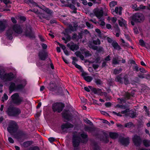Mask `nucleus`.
Here are the masks:
<instances>
[{
  "instance_id": "f257e3e1",
  "label": "nucleus",
  "mask_w": 150,
  "mask_h": 150,
  "mask_svg": "<svg viewBox=\"0 0 150 150\" xmlns=\"http://www.w3.org/2000/svg\"><path fill=\"white\" fill-rule=\"evenodd\" d=\"M26 84V81L25 80H21L19 79H16L13 82L10 83L9 86V90L10 93L13 91L23 88Z\"/></svg>"
},
{
  "instance_id": "f03ea898",
  "label": "nucleus",
  "mask_w": 150,
  "mask_h": 150,
  "mask_svg": "<svg viewBox=\"0 0 150 150\" xmlns=\"http://www.w3.org/2000/svg\"><path fill=\"white\" fill-rule=\"evenodd\" d=\"M22 30L20 27L17 25L13 26L12 28H9L7 31V35L10 39L12 38V35L13 34H21Z\"/></svg>"
},
{
  "instance_id": "7ed1b4c3",
  "label": "nucleus",
  "mask_w": 150,
  "mask_h": 150,
  "mask_svg": "<svg viewBox=\"0 0 150 150\" xmlns=\"http://www.w3.org/2000/svg\"><path fill=\"white\" fill-rule=\"evenodd\" d=\"M14 77L15 76L12 73H5L3 70H0V79L4 82L11 81Z\"/></svg>"
},
{
  "instance_id": "20e7f679",
  "label": "nucleus",
  "mask_w": 150,
  "mask_h": 150,
  "mask_svg": "<svg viewBox=\"0 0 150 150\" xmlns=\"http://www.w3.org/2000/svg\"><path fill=\"white\" fill-rule=\"evenodd\" d=\"M97 18L100 19L98 22H97L96 21H94L92 20H90L95 24L97 23H99L100 25L102 27H103L105 25V23L103 21L104 19L102 17L103 15V11L102 9H98L96 10L94 12Z\"/></svg>"
},
{
  "instance_id": "39448f33",
  "label": "nucleus",
  "mask_w": 150,
  "mask_h": 150,
  "mask_svg": "<svg viewBox=\"0 0 150 150\" xmlns=\"http://www.w3.org/2000/svg\"><path fill=\"white\" fill-rule=\"evenodd\" d=\"M7 112L9 115L14 117H17L21 112L19 109L13 108H9Z\"/></svg>"
},
{
  "instance_id": "423d86ee",
  "label": "nucleus",
  "mask_w": 150,
  "mask_h": 150,
  "mask_svg": "<svg viewBox=\"0 0 150 150\" xmlns=\"http://www.w3.org/2000/svg\"><path fill=\"white\" fill-rule=\"evenodd\" d=\"M17 128L16 123L14 121H11L7 128V130L9 133L12 134L15 132Z\"/></svg>"
},
{
  "instance_id": "0eeeda50",
  "label": "nucleus",
  "mask_w": 150,
  "mask_h": 150,
  "mask_svg": "<svg viewBox=\"0 0 150 150\" xmlns=\"http://www.w3.org/2000/svg\"><path fill=\"white\" fill-rule=\"evenodd\" d=\"M132 20L136 22H140L143 21L144 19V17L143 15L141 13H137L133 15L132 18Z\"/></svg>"
},
{
  "instance_id": "6e6552de",
  "label": "nucleus",
  "mask_w": 150,
  "mask_h": 150,
  "mask_svg": "<svg viewBox=\"0 0 150 150\" xmlns=\"http://www.w3.org/2000/svg\"><path fill=\"white\" fill-rule=\"evenodd\" d=\"M13 102L17 105L19 104L22 101V98L19 97L17 93L13 94L11 96Z\"/></svg>"
},
{
  "instance_id": "1a4fd4ad",
  "label": "nucleus",
  "mask_w": 150,
  "mask_h": 150,
  "mask_svg": "<svg viewBox=\"0 0 150 150\" xmlns=\"http://www.w3.org/2000/svg\"><path fill=\"white\" fill-rule=\"evenodd\" d=\"M63 105L59 103H57L54 104L52 106V108L54 111H57L58 112H61L63 108Z\"/></svg>"
},
{
  "instance_id": "9d476101",
  "label": "nucleus",
  "mask_w": 150,
  "mask_h": 150,
  "mask_svg": "<svg viewBox=\"0 0 150 150\" xmlns=\"http://www.w3.org/2000/svg\"><path fill=\"white\" fill-rule=\"evenodd\" d=\"M79 142V137L75 136L73 137V146L75 148L77 147L78 146Z\"/></svg>"
},
{
  "instance_id": "9b49d317",
  "label": "nucleus",
  "mask_w": 150,
  "mask_h": 150,
  "mask_svg": "<svg viewBox=\"0 0 150 150\" xmlns=\"http://www.w3.org/2000/svg\"><path fill=\"white\" fill-rule=\"evenodd\" d=\"M67 46L72 51L77 50L79 48V46L74 43L70 42L67 44Z\"/></svg>"
},
{
  "instance_id": "f8f14e48",
  "label": "nucleus",
  "mask_w": 150,
  "mask_h": 150,
  "mask_svg": "<svg viewBox=\"0 0 150 150\" xmlns=\"http://www.w3.org/2000/svg\"><path fill=\"white\" fill-rule=\"evenodd\" d=\"M82 75L85 80L88 82H91L93 79V78L92 77L87 76L85 73H83Z\"/></svg>"
},
{
  "instance_id": "ddd939ff",
  "label": "nucleus",
  "mask_w": 150,
  "mask_h": 150,
  "mask_svg": "<svg viewBox=\"0 0 150 150\" xmlns=\"http://www.w3.org/2000/svg\"><path fill=\"white\" fill-rule=\"evenodd\" d=\"M73 127V125L69 123H67L65 124L62 125L61 126V128L62 130L65 131L67 129L69 128Z\"/></svg>"
},
{
  "instance_id": "4468645a",
  "label": "nucleus",
  "mask_w": 150,
  "mask_h": 150,
  "mask_svg": "<svg viewBox=\"0 0 150 150\" xmlns=\"http://www.w3.org/2000/svg\"><path fill=\"white\" fill-rule=\"evenodd\" d=\"M122 10V8L121 7H120L119 8L116 7L115 9V10H113L112 11V12L114 15L115 14H117L118 13L119 15H121Z\"/></svg>"
},
{
  "instance_id": "2eb2a0df",
  "label": "nucleus",
  "mask_w": 150,
  "mask_h": 150,
  "mask_svg": "<svg viewBox=\"0 0 150 150\" xmlns=\"http://www.w3.org/2000/svg\"><path fill=\"white\" fill-rule=\"evenodd\" d=\"M133 141L135 144H137L140 143L141 140L139 137L136 135H135L133 138Z\"/></svg>"
},
{
  "instance_id": "dca6fc26",
  "label": "nucleus",
  "mask_w": 150,
  "mask_h": 150,
  "mask_svg": "<svg viewBox=\"0 0 150 150\" xmlns=\"http://www.w3.org/2000/svg\"><path fill=\"white\" fill-rule=\"evenodd\" d=\"M6 23L5 21H0V31H3L5 29Z\"/></svg>"
},
{
  "instance_id": "f3484780",
  "label": "nucleus",
  "mask_w": 150,
  "mask_h": 150,
  "mask_svg": "<svg viewBox=\"0 0 150 150\" xmlns=\"http://www.w3.org/2000/svg\"><path fill=\"white\" fill-rule=\"evenodd\" d=\"M39 56L40 59L41 60H45L47 57V54H44L43 52H40L39 54Z\"/></svg>"
},
{
  "instance_id": "a211bd4d",
  "label": "nucleus",
  "mask_w": 150,
  "mask_h": 150,
  "mask_svg": "<svg viewBox=\"0 0 150 150\" xmlns=\"http://www.w3.org/2000/svg\"><path fill=\"white\" fill-rule=\"evenodd\" d=\"M112 45L115 49L118 50L120 49V46L118 45L116 42H113L112 43Z\"/></svg>"
},
{
  "instance_id": "6ab92c4d",
  "label": "nucleus",
  "mask_w": 150,
  "mask_h": 150,
  "mask_svg": "<svg viewBox=\"0 0 150 150\" xmlns=\"http://www.w3.org/2000/svg\"><path fill=\"white\" fill-rule=\"evenodd\" d=\"M119 25L121 26L125 25L126 23L125 21L122 18H120V19L118 20Z\"/></svg>"
},
{
  "instance_id": "aec40b11",
  "label": "nucleus",
  "mask_w": 150,
  "mask_h": 150,
  "mask_svg": "<svg viewBox=\"0 0 150 150\" xmlns=\"http://www.w3.org/2000/svg\"><path fill=\"white\" fill-rule=\"evenodd\" d=\"M110 137L112 139H115L118 136V134L115 133L111 132L110 133Z\"/></svg>"
},
{
  "instance_id": "412c9836",
  "label": "nucleus",
  "mask_w": 150,
  "mask_h": 150,
  "mask_svg": "<svg viewBox=\"0 0 150 150\" xmlns=\"http://www.w3.org/2000/svg\"><path fill=\"white\" fill-rule=\"evenodd\" d=\"M75 54L76 56L80 57L83 60V59L84 57L83 56L81 55V53L80 52H75Z\"/></svg>"
},
{
  "instance_id": "4be33fe9",
  "label": "nucleus",
  "mask_w": 150,
  "mask_h": 150,
  "mask_svg": "<svg viewBox=\"0 0 150 150\" xmlns=\"http://www.w3.org/2000/svg\"><path fill=\"white\" fill-rule=\"evenodd\" d=\"M117 3L115 1H111L110 3V6L111 8L115 6L116 5H117Z\"/></svg>"
},
{
  "instance_id": "5701e85b",
  "label": "nucleus",
  "mask_w": 150,
  "mask_h": 150,
  "mask_svg": "<svg viewBox=\"0 0 150 150\" xmlns=\"http://www.w3.org/2000/svg\"><path fill=\"white\" fill-rule=\"evenodd\" d=\"M143 143L144 146H149L150 145L149 141L147 140H144L143 141Z\"/></svg>"
},
{
  "instance_id": "b1692460",
  "label": "nucleus",
  "mask_w": 150,
  "mask_h": 150,
  "mask_svg": "<svg viewBox=\"0 0 150 150\" xmlns=\"http://www.w3.org/2000/svg\"><path fill=\"white\" fill-rule=\"evenodd\" d=\"M72 64H73L74 65L75 67L77 68H78L79 69H81V67L79 65L76 64L75 63V61H72Z\"/></svg>"
},
{
  "instance_id": "393cba45",
  "label": "nucleus",
  "mask_w": 150,
  "mask_h": 150,
  "mask_svg": "<svg viewBox=\"0 0 150 150\" xmlns=\"http://www.w3.org/2000/svg\"><path fill=\"white\" fill-rule=\"evenodd\" d=\"M8 99V96L6 94H4L3 97H2V101L4 102L5 100H7Z\"/></svg>"
},
{
  "instance_id": "a878e982",
  "label": "nucleus",
  "mask_w": 150,
  "mask_h": 150,
  "mask_svg": "<svg viewBox=\"0 0 150 150\" xmlns=\"http://www.w3.org/2000/svg\"><path fill=\"white\" fill-rule=\"evenodd\" d=\"M117 59H117L116 58H113L112 61V63L114 64H116L118 63L119 60H117Z\"/></svg>"
},
{
  "instance_id": "bb28decb",
  "label": "nucleus",
  "mask_w": 150,
  "mask_h": 150,
  "mask_svg": "<svg viewBox=\"0 0 150 150\" xmlns=\"http://www.w3.org/2000/svg\"><path fill=\"white\" fill-rule=\"evenodd\" d=\"M132 125H133L132 123L129 122L126 124L125 125V127L129 128L131 127Z\"/></svg>"
},
{
  "instance_id": "cd10ccee",
  "label": "nucleus",
  "mask_w": 150,
  "mask_h": 150,
  "mask_svg": "<svg viewBox=\"0 0 150 150\" xmlns=\"http://www.w3.org/2000/svg\"><path fill=\"white\" fill-rule=\"evenodd\" d=\"M44 11L48 14H51L52 12L51 11L47 8H45L44 9Z\"/></svg>"
},
{
  "instance_id": "c85d7f7f",
  "label": "nucleus",
  "mask_w": 150,
  "mask_h": 150,
  "mask_svg": "<svg viewBox=\"0 0 150 150\" xmlns=\"http://www.w3.org/2000/svg\"><path fill=\"white\" fill-rule=\"evenodd\" d=\"M80 135L82 138L85 139V140L86 139V138L87 137V135L86 134L83 133H82L80 134Z\"/></svg>"
},
{
  "instance_id": "c756f323",
  "label": "nucleus",
  "mask_w": 150,
  "mask_h": 150,
  "mask_svg": "<svg viewBox=\"0 0 150 150\" xmlns=\"http://www.w3.org/2000/svg\"><path fill=\"white\" fill-rule=\"evenodd\" d=\"M85 55L86 57H88L89 56L91 55V54L89 53V51H86L84 52Z\"/></svg>"
},
{
  "instance_id": "7c9ffc66",
  "label": "nucleus",
  "mask_w": 150,
  "mask_h": 150,
  "mask_svg": "<svg viewBox=\"0 0 150 150\" xmlns=\"http://www.w3.org/2000/svg\"><path fill=\"white\" fill-rule=\"evenodd\" d=\"M59 46L61 47V48H62V49L64 51V50H66V47L64 45H63L60 43H58Z\"/></svg>"
},
{
  "instance_id": "2f4dec72",
  "label": "nucleus",
  "mask_w": 150,
  "mask_h": 150,
  "mask_svg": "<svg viewBox=\"0 0 150 150\" xmlns=\"http://www.w3.org/2000/svg\"><path fill=\"white\" fill-rule=\"evenodd\" d=\"M93 42V43L96 45H99L100 44V41L98 39H97L96 40H94Z\"/></svg>"
},
{
  "instance_id": "473e14b6",
  "label": "nucleus",
  "mask_w": 150,
  "mask_h": 150,
  "mask_svg": "<svg viewBox=\"0 0 150 150\" xmlns=\"http://www.w3.org/2000/svg\"><path fill=\"white\" fill-rule=\"evenodd\" d=\"M87 26L89 28H93V26L91 24L89 23L86 22V23Z\"/></svg>"
},
{
  "instance_id": "72a5a7b5",
  "label": "nucleus",
  "mask_w": 150,
  "mask_h": 150,
  "mask_svg": "<svg viewBox=\"0 0 150 150\" xmlns=\"http://www.w3.org/2000/svg\"><path fill=\"white\" fill-rule=\"evenodd\" d=\"M139 44L140 45L144 46V41L141 40L139 41Z\"/></svg>"
},
{
  "instance_id": "f704fd0d",
  "label": "nucleus",
  "mask_w": 150,
  "mask_h": 150,
  "mask_svg": "<svg viewBox=\"0 0 150 150\" xmlns=\"http://www.w3.org/2000/svg\"><path fill=\"white\" fill-rule=\"evenodd\" d=\"M121 78L119 76H117L115 79V80L116 81L119 82H121Z\"/></svg>"
},
{
  "instance_id": "c9c22d12",
  "label": "nucleus",
  "mask_w": 150,
  "mask_h": 150,
  "mask_svg": "<svg viewBox=\"0 0 150 150\" xmlns=\"http://www.w3.org/2000/svg\"><path fill=\"white\" fill-rule=\"evenodd\" d=\"M48 140L50 142H52L55 141V139L53 137H50L48 139Z\"/></svg>"
},
{
  "instance_id": "e433bc0d",
  "label": "nucleus",
  "mask_w": 150,
  "mask_h": 150,
  "mask_svg": "<svg viewBox=\"0 0 150 150\" xmlns=\"http://www.w3.org/2000/svg\"><path fill=\"white\" fill-rule=\"evenodd\" d=\"M120 72V71L117 69H115L114 70V73L115 74L119 73Z\"/></svg>"
},
{
  "instance_id": "4c0bfd02",
  "label": "nucleus",
  "mask_w": 150,
  "mask_h": 150,
  "mask_svg": "<svg viewBox=\"0 0 150 150\" xmlns=\"http://www.w3.org/2000/svg\"><path fill=\"white\" fill-rule=\"evenodd\" d=\"M41 46L44 49H46L47 47V45L46 44L44 43L41 44Z\"/></svg>"
},
{
  "instance_id": "58836bf2",
  "label": "nucleus",
  "mask_w": 150,
  "mask_h": 150,
  "mask_svg": "<svg viewBox=\"0 0 150 150\" xmlns=\"http://www.w3.org/2000/svg\"><path fill=\"white\" fill-rule=\"evenodd\" d=\"M8 140L9 142L11 143H13L14 142L13 140L11 137H8Z\"/></svg>"
},
{
  "instance_id": "ea45409f",
  "label": "nucleus",
  "mask_w": 150,
  "mask_h": 150,
  "mask_svg": "<svg viewBox=\"0 0 150 150\" xmlns=\"http://www.w3.org/2000/svg\"><path fill=\"white\" fill-rule=\"evenodd\" d=\"M84 121L86 123H88V124H90L91 123L90 121L89 120H88L87 119H84Z\"/></svg>"
},
{
  "instance_id": "a19ab883",
  "label": "nucleus",
  "mask_w": 150,
  "mask_h": 150,
  "mask_svg": "<svg viewBox=\"0 0 150 150\" xmlns=\"http://www.w3.org/2000/svg\"><path fill=\"white\" fill-rule=\"evenodd\" d=\"M96 82L97 84H101L102 83V82L100 80H96Z\"/></svg>"
},
{
  "instance_id": "79ce46f5",
  "label": "nucleus",
  "mask_w": 150,
  "mask_h": 150,
  "mask_svg": "<svg viewBox=\"0 0 150 150\" xmlns=\"http://www.w3.org/2000/svg\"><path fill=\"white\" fill-rule=\"evenodd\" d=\"M111 20L113 22L115 23L117 19L115 17H113L111 18Z\"/></svg>"
},
{
  "instance_id": "37998d69",
  "label": "nucleus",
  "mask_w": 150,
  "mask_h": 150,
  "mask_svg": "<svg viewBox=\"0 0 150 150\" xmlns=\"http://www.w3.org/2000/svg\"><path fill=\"white\" fill-rule=\"evenodd\" d=\"M106 27L108 29H110L111 28V25L109 24H107L106 25Z\"/></svg>"
},
{
  "instance_id": "c03bdc74",
  "label": "nucleus",
  "mask_w": 150,
  "mask_h": 150,
  "mask_svg": "<svg viewBox=\"0 0 150 150\" xmlns=\"http://www.w3.org/2000/svg\"><path fill=\"white\" fill-rule=\"evenodd\" d=\"M99 65H98L96 64H93V68L95 69H97Z\"/></svg>"
},
{
  "instance_id": "a18cd8bd",
  "label": "nucleus",
  "mask_w": 150,
  "mask_h": 150,
  "mask_svg": "<svg viewBox=\"0 0 150 150\" xmlns=\"http://www.w3.org/2000/svg\"><path fill=\"white\" fill-rule=\"evenodd\" d=\"M130 114H129V116L132 118H134L135 117V114L133 113V115H132V113L131 112H129Z\"/></svg>"
},
{
  "instance_id": "49530a36",
  "label": "nucleus",
  "mask_w": 150,
  "mask_h": 150,
  "mask_svg": "<svg viewBox=\"0 0 150 150\" xmlns=\"http://www.w3.org/2000/svg\"><path fill=\"white\" fill-rule=\"evenodd\" d=\"M64 53L66 55L68 56L69 55V53L66 50H64Z\"/></svg>"
},
{
  "instance_id": "de8ad7c7",
  "label": "nucleus",
  "mask_w": 150,
  "mask_h": 150,
  "mask_svg": "<svg viewBox=\"0 0 150 150\" xmlns=\"http://www.w3.org/2000/svg\"><path fill=\"white\" fill-rule=\"evenodd\" d=\"M112 113L115 115H116L117 116H121L122 115L119 113H117L115 112H113Z\"/></svg>"
},
{
  "instance_id": "09e8293b",
  "label": "nucleus",
  "mask_w": 150,
  "mask_h": 150,
  "mask_svg": "<svg viewBox=\"0 0 150 150\" xmlns=\"http://www.w3.org/2000/svg\"><path fill=\"white\" fill-rule=\"evenodd\" d=\"M11 20L12 22L14 23H16V21L15 18H11Z\"/></svg>"
},
{
  "instance_id": "8fccbe9b",
  "label": "nucleus",
  "mask_w": 150,
  "mask_h": 150,
  "mask_svg": "<svg viewBox=\"0 0 150 150\" xmlns=\"http://www.w3.org/2000/svg\"><path fill=\"white\" fill-rule=\"evenodd\" d=\"M96 31L97 33H98V34H100L101 33V31H100V30L99 29H96Z\"/></svg>"
},
{
  "instance_id": "3c124183",
  "label": "nucleus",
  "mask_w": 150,
  "mask_h": 150,
  "mask_svg": "<svg viewBox=\"0 0 150 150\" xmlns=\"http://www.w3.org/2000/svg\"><path fill=\"white\" fill-rule=\"evenodd\" d=\"M103 122L104 123L107 124L108 125L110 124V123L106 120H103Z\"/></svg>"
},
{
  "instance_id": "603ef678",
  "label": "nucleus",
  "mask_w": 150,
  "mask_h": 150,
  "mask_svg": "<svg viewBox=\"0 0 150 150\" xmlns=\"http://www.w3.org/2000/svg\"><path fill=\"white\" fill-rule=\"evenodd\" d=\"M101 113L104 115H108V114L106 112L104 111H101Z\"/></svg>"
},
{
  "instance_id": "864d4df0",
  "label": "nucleus",
  "mask_w": 150,
  "mask_h": 150,
  "mask_svg": "<svg viewBox=\"0 0 150 150\" xmlns=\"http://www.w3.org/2000/svg\"><path fill=\"white\" fill-rule=\"evenodd\" d=\"M111 105V103L109 102L106 103H105V105L106 107H109Z\"/></svg>"
},
{
  "instance_id": "5fc2aeb1",
  "label": "nucleus",
  "mask_w": 150,
  "mask_h": 150,
  "mask_svg": "<svg viewBox=\"0 0 150 150\" xmlns=\"http://www.w3.org/2000/svg\"><path fill=\"white\" fill-rule=\"evenodd\" d=\"M20 19L21 20L25 21L26 19V18L25 17L21 16L20 17Z\"/></svg>"
},
{
  "instance_id": "6e6d98bb",
  "label": "nucleus",
  "mask_w": 150,
  "mask_h": 150,
  "mask_svg": "<svg viewBox=\"0 0 150 150\" xmlns=\"http://www.w3.org/2000/svg\"><path fill=\"white\" fill-rule=\"evenodd\" d=\"M110 60V59L109 56H108L105 59V60L106 61H109Z\"/></svg>"
},
{
  "instance_id": "4d7b16f0",
  "label": "nucleus",
  "mask_w": 150,
  "mask_h": 150,
  "mask_svg": "<svg viewBox=\"0 0 150 150\" xmlns=\"http://www.w3.org/2000/svg\"><path fill=\"white\" fill-rule=\"evenodd\" d=\"M84 89L86 91L89 92L90 91L89 89L87 87H84Z\"/></svg>"
},
{
  "instance_id": "13d9d810",
  "label": "nucleus",
  "mask_w": 150,
  "mask_h": 150,
  "mask_svg": "<svg viewBox=\"0 0 150 150\" xmlns=\"http://www.w3.org/2000/svg\"><path fill=\"white\" fill-rule=\"evenodd\" d=\"M70 7L71 9H73L74 10H75L76 9V8H75L74 6L73 5H70Z\"/></svg>"
},
{
  "instance_id": "bf43d9fd",
  "label": "nucleus",
  "mask_w": 150,
  "mask_h": 150,
  "mask_svg": "<svg viewBox=\"0 0 150 150\" xmlns=\"http://www.w3.org/2000/svg\"><path fill=\"white\" fill-rule=\"evenodd\" d=\"M83 4L84 5H86L87 4V2L86 0H83Z\"/></svg>"
},
{
  "instance_id": "052dcab7",
  "label": "nucleus",
  "mask_w": 150,
  "mask_h": 150,
  "mask_svg": "<svg viewBox=\"0 0 150 150\" xmlns=\"http://www.w3.org/2000/svg\"><path fill=\"white\" fill-rule=\"evenodd\" d=\"M39 38H40V40L42 41H44V39L42 37V36H39Z\"/></svg>"
},
{
  "instance_id": "680f3d73",
  "label": "nucleus",
  "mask_w": 150,
  "mask_h": 150,
  "mask_svg": "<svg viewBox=\"0 0 150 150\" xmlns=\"http://www.w3.org/2000/svg\"><path fill=\"white\" fill-rule=\"evenodd\" d=\"M63 59L65 63H68V61L66 59L63 57Z\"/></svg>"
},
{
  "instance_id": "e2e57ef3",
  "label": "nucleus",
  "mask_w": 150,
  "mask_h": 150,
  "mask_svg": "<svg viewBox=\"0 0 150 150\" xmlns=\"http://www.w3.org/2000/svg\"><path fill=\"white\" fill-rule=\"evenodd\" d=\"M57 52H60L61 51L60 48L59 47H57Z\"/></svg>"
},
{
  "instance_id": "0e129e2a",
  "label": "nucleus",
  "mask_w": 150,
  "mask_h": 150,
  "mask_svg": "<svg viewBox=\"0 0 150 150\" xmlns=\"http://www.w3.org/2000/svg\"><path fill=\"white\" fill-rule=\"evenodd\" d=\"M45 88L44 86H42L41 87L40 90L41 91H42Z\"/></svg>"
},
{
  "instance_id": "69168bd1",
  "label": "nucleus",
  "mask_w": 150,
  "mask_h": 150,
  "mask_svg": "<svg viewBox=\"0 0 150 150\" xmlns=\"http://www.w3.org/2000/svg\"><path fill=\"white\" fill-rule=\"evenodd\" d=\"M124 83H125L126 85L129 83V81L127 80L126 79L125 80Z\"/></svg>"
},
{
  "instance_id": "338daca9",
  "label": "nucleus",
  "mask_w": 150,
  "mask_h": 150,
  "mask_svg": "<svg viewBox=\"0 0 150 150\" xmlns=\"http://www.w3.org/2000/svg\"><path fill=\"white\" fill-rule=\"evenodd\" d=\"M134 31L135 33L137 34L138 33V31L137 29H134Z\"/></svg>"
},
{
  "instance_id": "774afa93",
  "label": "nucleus",
  "mask_w": 150,
  "mask_h": 150,
  "mask_svg": "<svg viewBox=\"0 0 150 150\" xmlns=\"http://www.w3.org/2000/svg\"><path fill=\"white\" fill-rule=\"evenodd\" d=\"M15 147L16 150H20V148L18 146H15Z\"/></svg>"
}]
</instances>
